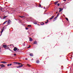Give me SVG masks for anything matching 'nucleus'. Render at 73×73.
I'll list each match as a JSON object with an SVG mask.
<instances>
[{
  "label": "nucleus",
  "instance_id": "nucleus-14",
  "mask_svg": "<svg viewBox=\"0 0 73 73\" xmlns=\"http://www.w3.org/2000/svg\"><path fill=\"white\" fill-rule=\"evenodd\" d=\"M37 41H35L34 42L33 44H37Z\"/></svg>",
  "mask_w": 73,
  "mask_h": 73
},
{
  "label": "nucleus",
  "instance_id": "nucleus-45",
  "mask_svg": "<svg viewBox=\"0 0 73 73\" xmlns=\"http://www.w3.org/2000/svg\"><path fill=\"white\" fill-rule=\"evenodd\" d=\"M32 60H33V59L32 58Z\"/></svg>",
  "mask_w": 73,
  "mask_h": 73
},
{
  "label": "nucleus",
  "instance_id": "nucleus-12",
  "mask_svg": "<svg viewBox=\"0 0 73 73\" xmlns=\"http://www.w3.org/2000/svg\"><path fill=\"white\" fill-rule=\"evenodd\" d=\"M3 46L4 48H7V45H3Z\"/></svg>",
  "mask_w": 73,
  "mask_h": 73
},
{
  "label": "nucleus",
  "instance_id": "nucleus-34",
  "mask_svg": "<svg viewBox=\"0 0 73 73\" xmlns=\"http://www.w3.org/2000/svg\"><path fill=\"white\" fill-rule=\"evenodd\" d=\"M12 64H10V65H9V66H11V65H12Z\"/></svg>",
  "mask_w": 73,
  "mask_h": 73
},
{
  "label": "nucleus",
  "instance_id": "nucleus-16",
  "mask_svg": "<svg viewBox=\"0 0 73 73\" xmlns=\"http://www.w3.org/2000/svg\"><path fill=\"white\" fill-rule=\"evenodd\" d=\"M40 25H44V23H40Z\"/></svg>",
  "mask_w": 73,
  "mask_h": 73
},
{
  "label": "nucleus",
  "instance_id": "nucleus-26",
  "mask_svg": "<svg viewBox=\"0 0 73 73\" xmlns=\"http://www.w3.org/2000/svg\"><path fill=\"white\" fill-rule=\"evenodd\" d=\"M31 47V46L30 45H29V46L27 48H30V47Z\"/></svg>",
  "mask_w": 73,
  "mask_h": 73
},
{
  "label": "nucleus",
  "instance_id": "nucleus-7",
  "mask_svg": "<svg viewBox=\"0 0 73 73\" xmlns=\"http://www.w3.org/2000/svg\"><path fill=\"white\" fill-rule=\"evenodd\" d=\"M58 3V1H57L56 2H55L54 3V4L55 5H56L57 4V3Z\"/></svg>",
  "mask_w": 73,
  "mask_h": 73
},
{
  "label": "nucleus",
  "instance_id": "nucleus-6",
  "mask_svg": "<svg viewBox=\"0 0 73 73\" xmlns=\"http://www.w3.org/2000/svg\"><path fill=\"white\" fill-rule=\"evenodd\" d=\"M59 9H60V10L59 11V12H61L63 10V9H61V8H60Z\"/></svg>",
  "mask_w": 73,
  "mask_h": 73
},
{
  "label": "nucleus",
  "instance_id": "nucleus-15",
  "mask_svg": "<svg viewBox=\"0 0 73 73\" xmlns=\"http://www.w3.org/2000/svg\"><path fill=\"white\" fill-rule=\"evenodd\" d=\"M54 17V16L52 17L51 18H50V20H51L53 18V17Z\"/></svg>",
  "mask_w": 73,
  "mask_h": 73
},
{
  "label": "nucleus",
  "instance_id": "nucleus-44",
  "mask_svg": "<svg viewBox=\"0 0 73 73\" xmlns=\"http://www.w3.org/2000/svg\"><path fill=\"white\" fill-rule=\"evenodd\" d=\"M44 9H45V7H44Z\"/></svg>",
  "mask_w": 73,
  "mask_h": 73
},
{
  "label": "nucleus",
  "instance_id": "nucleus-29",
  "mask_svg": "<svg viewBox=\"0 0 73 73\" xmlns=\"http://www.w3.org/2000/svg\"><path fill=\"white\" fill-rule=\"evenodd\" d=\"M57 5L58 6H60V3H58Z\"/></svg>",
  "mask_w": 73,
  "mask_h": 73
},
{
  "label": "nucleus",
  "instance_id": "nucleus-50",
  "mask_svg": "<svg viewBox=\"0 0 73 73\" xmlns=\"http://www.w3.org/2000/svg\"><path fill=\"white\" fill-rule=\"evenodd\" d=\"M0 69H1V68H0Z\"/></svg>",
  "mask_w": 73,
  "mask_h": 73
},
{
  "label": "nucleus",
  "instance_id": "nucleus-24",
  "mask_svg": "<svg viewBox=\"0 0 73 73\" xmlns=\"http://www.w3.org/2000/svg\"><path fill=\"white\" fill-rule=\"evenodd\" d=\"M41 7V5H39V7Z\"/></svg>",
  "mask_w": 73,
  "mask_h": 73
},
{
  "label": "nucleus",
  "instance_id": "nucleus-37",
  "mask_svg": "<svg viewBox=\"0 0 73 73\" xmlns=\"http://www.w3.org/2000/svg\"><path fill=\"white\" fill-rule=\"evenodd\" d=\"M64 1H66V0H63Z\"/></svg>",
  "mask_w": 73,
  "mask_h": 73
},
{
  "label": "nucleus",
  "instance_id": "nucleus-40",
  "mask_svg": "<svg viewBox=\"0 0 73 73\" xmlns=\"http://www.w3.org/2000/svg\"><path fill=\"white\" fill-rule=\"evenodd\" d=\"M58 12H56V13H58Z\"/></svg>",
  "mask_w": 73,
  "mask_h": 73
},
{
  "label": "nucleus",
  "instance_id": "nucleus-17",
  "mask_svg": "<svg viewBox=\"0 0 73 73\" xmlns=\"http://www.w3.org/2000/svg\"><path fill=\"white\" fill-rule=\"evenodd\" d=\"M7 22V21H6L5 22H4L3 23V25H4L5 23H6Z\"/></svg>",
  "mask_w": 73,
  "mask_h": 73
},
{
  "label": "nucleus",
  "instance_id": "nucleus-5",
  "mask_svg": "<svg viewBox=\"0 0 73 73\" xmlns=\"http://www.w3.org/2000/svg\"><path fill=\"white\" fill-rule=\"evenodd\" d=\"M1 66V68H3V67H5V66L3 65V64H1L0 65Z\"/></svg>",
  "mask_w": 73,
  "mask_h": 73
},
{
  "label": "nucleus",
  "instance_id": "nucleus-46",
  "mask_svg": "<svg viewBox=\"0 0 73 73\" xmlns=\"http://www.w3.org/2000/svg\"><path fill=\"white\" fill-rule=\"evenodd\" d=\"M45 12H46V11H45Z\"/></svg>",
  "mask_w": 73,
  "mask_h": 73
},
{
  "label": "nucleus",
  "instance_id": "nucleus-2",
  "mask_svg": "<svg viewBox=\"0 0 73 73\" xmlns=\"http://www.w3.org/2000/svg\"><path fill=\"white\" fill-rule=\"evenodd\" d=\"M14 63H15V64H18V65H20V64L21 65H22L21 64V63L17 62H14Z\"/></svg>",
  "mask_w": 73,
  "mask_h": 73
},
{
  "label": "nucleus",
  "instance_id": "nucleus-42",
  "mask_svg": "<svg viewBox=\"0 0 73 73\" xmlns=\"http://www.w3.org/2000/svg\"><path fill=\"white\" fill-rule=\"evenodd\" d=\"M1 50V48H0V51Z\"/></svg>",
  "mask_w": 73,
  "mask_h": 73
},
{
  "label": "nucleus",
  "instance_id": "nucleus-25",
  "mask_svg": "<svg viewBox=\"0 0 73 73\" xmlns=\"http://www.w3.org/2000/svg\"><path fill=\"white\" fill-rule=\"evenodd\" d=\"M25 29H26V30H28V28L27 27H26Z\"/></svg>",
  "mask_w": 73,
  "mask_h": 73
},
{
  "label": "nucleus",
  "instance_id": "nucleus-39",
  "mask_svg": "<svg viewBox=\"0 0 73 73\" xmlns=\"http://www.w3.org/2000/svg\"><path fill=\"white\" fill-rule=\"evenodd\" d=\"M47 21H48V20H47Z\"/></svg>",
  "mask_w": 73,
  "mask_h": 73
},
{
  "label": "nucleus",
  "instance_id": "nucleus-35",
  "mask_svg": "<svg viewBox=\"0 0 73 73\" xmlns=\"http://www.w3.org/2000/svg\"><path fill=\"white\" fill-rule=\"evenodd\" d=\"M25 60H28V58H25Z\"/></svg>",
  "mask_w": 73,
  "mask_h": 73
},
{
  "label": "nucleus",
  "instance_id": "nucleus-49",
  "mask_svg": "<svg viewBox=\"0 0 73 73\" xmlns=\"http://www.w3.org/2000/svg\"><path fill=\"white\" fill-rule=\"evenodd\" d=\"M8 46H9V45H8Z\"/></svg>",
  "mask_w": 73,
  "mask_h": 73
},
{
  "label": "nucleus",
  "instance_id": "nucleus-31",
  "mask_svg": "<svg viewBox=\"0 0 73 73\" xmlns=\"http://www.w3.org/2000/svg\"><path fill=\"white\" fill-rule=\"evenodd\" d=\"M14 56H16V54H14Z\"/></svg>",
  "mask_w": 73,
  "mask_h": 73
},
{
  "label": "nucleus",
  "instance_id": "nucleus-4",
  "mask_svg": "<svg viewBox=\"0 0 73 73\" xmlns=\"http://www.w3.org/2000/svg\"><path fill=\"white\" fill-rule=\"evenodd\" d=\"M17 50V47H15L13 49V50H14V51H15V52H16V50Z\"/></svg>",
  "mask_w": 73,
  "mask_h": 73
},
{
  "label": "nucleus",
  "instance_id": "nucleus-23",
  "mask_svg": "<svg viewBox=\"0 0 73 73\" xmlns=\"http://www.w3.org/2000/svg\"><path fill=\"white\" fill-rule=\"evenodd\" d=\"M27 27H31V25H28Z\"/></svg>",
  "mask_w": 73,
  "mask_h": 73
},
{
  "label": "nucleus",
  "instance_id": "nucleus-36",
  "mask_svg": "<svg viewBox=\"0 0 73 73\" xmlns=\"http://www.w3.org/2000/svg\"><path fill=\"white\" fill-rule=\"evenodd\" d=\"M56 21V20H53V21Z\"/></svg>",
  "mask_w": 73,
  "mask_h": 73
},
{
  "label": "nucleus",
  "instance_id": "nucleus-19",
  "mask_svg": "<svg viewBox=\"0 0 73 73\" xmlns=\"http://www.w3.org/2000/svg\"><path fill=\"white\" fill-rule=\"evenodd\" d=\"M7 17V16H4V17L3 18V19H5V18H6V17Z\"/></svg>",
  "mask_w": 73,
  "mask_h": 73
},
{
  "label": "nucleus",
  "instance_id": "nucleus-1",
  "mask_svg": "<svg viewBox=\"0 0 73 73\" xmlns=\"http://www.w3.org/2000/svg\"><path fill=\"white\" fill-rule=\"evenodd\" d=\"M24 65V64H21V66H16V67L17 68H21V67H23V66Z\"/></svg>",
  "mask_w": 73,
  "mask_h": 73
},
{
  "label": "nucleus",
  "instance_id": "nucleus-33",
  "mask_svg": "<svg viewBox=\"0 0 73 73\" xmlns=\"http://www.w3.org/2000/svg\"><path fill=\"white\" fill-rule=\"evenodd\" d=\"M48 23V22L47 21V22H46L45 23L46 24H47V23Z\"/></svg>",
  "mask_w": 73,
  "mask_h": 73
},
{
  "label": "nucleus",
  "instance_id": "nucleus-21",
  "mask_svg": "<svg viewBox=\"0 0 73 73\" xmlns=\"http://www.w3.org/2000/svg\"><path fill=\"white\" fill-rule=\"evenodd\" d=\"M65 19H66V20L67 21H68V19L67 18H65Z\"/></svg>",
  "mask_w": 73,
  "mask_h": 73
},
{
  "label": "nucleus",
  "instance_id": "nucleus-32",
  "mask_svg": "<svg viewBox=\"0 0 73 73\" xmlns=\"http://www.w3.org/2000/svg\"><path fill=\"white\" fill-rule=\"evenodd\" d=\"M9 65H10V64H8L7 65L8 66H9Z\"/></svg>",
  "mask_w": 73,
  "mask_h": 73
},
{
  "label": "nucleus",
  "instance_id": "nucleus-20",
  "mask_svg": "<svg viewBox=\"0 0 73 73\" xmlns=\"http://www.w3.org/2000/svg\"><path fill=\"white\" fill-rule=\"evenodd\" d=\"M36 62L37 64L39 63V61H38V60L36 61Z\"/></svg>",
  "mask_w": 73,
  "mask_h": 73
},
{
  "label": "nucleus",
  "instance_id": "nucleus-8",
  "mask_svg": "<svg viewBox=\"0 0 73 73\" xmlns=\"http://www.w3.org/2000/svg\"><path fill=\"white\" fill-rule=\"evenodd\" d=\"M33 40V39H32V38L31 37H30L29 38V41H32Z\"/></svg>",
  "mask_w": 73,
  "mask_h": 73
},
{
  "label": "nucleus",
  "instance_id": "nucleus-47",
  "mask_svg": "<svg viewBox=\"0 0 73 73\" xmlns=\"http://www.w3.org/2000/svg\"><path fill=\"white\" fill-rule=\"evenodd\" d=\"M8 48H9V47H8Z\"/></svg>",
  "mask_w": 73,
  "mask_h": 73
},
{
  "label": "nucleus",
  "instance_id": "nucleus-38",
  "mask_svg": "<svg viewBox=\"0 0 73 73\" xmlns=\"http://www.w3.org/2000/svg\"><path fill=\"white\" fill-rule=\"evenodd\" d=\"M34 24H37V23H34Z\"/></svg>",
  "mask_w": 73,
  "mask_h": 73
},
{
  "label": "nucleus",
  "instance_id": "nucleus-30",
  "mask_svg": "<svg viewBox=\"0 0 73 73\" xmlns=\"http://www.w3.org/2000/svg\"><path fill=\"white\" fill-rule=\"evenodd\" d=\"M57 17H55L54 19H56V18H57Z\"/></svg>",
  "mask_w": 73,
  "mask_h": 73
},
{
  "label": "nucleus",
  "instance_id": "nucleus-43",
  "mask_svg": "<svg viewBox=\"0 0 73 73\" xmlns=\"http://www.w3.org/2000/svg\"><path fill=\"white\" fill-rule=\"evenodd\" d=\"M10 46H11V44H10Z\"/></svg>",
  "mask_w": 73,
  "mask_h": 73
},
{
  "label": "nucleus",
  "instance_id": "nucleus-3",
  "mask_svg": "<svg viewBox=\"0 0 73 73\" xmlns=\"http://www.w3.org/2000/svg\"><path fill=\"white\" fill-rule=\"evenodd\" d=\"M11 23V21L9 19V20L7 21V24L9 25L10 23Z\"/></svg>",
  "mask_w": 73,
  "mask_h": 73
},
{
  "label": "nucleus",
  "instance_id": "nucleus-10",
  "mask_svg": "<svg viewBox=\"0 0 73 73\" xmlns=\"http://www.w3.org/2000/svg\"><path fill=\"white\" fill-rule=\"evenodd\" d=\"M0 10H1V12H3V7H0Z\"/></svg>",
  "mask_w": 73,
  "mask_h": 73
},
{
  "label": "nucleus",
  "instance_id": "nucleus-41",
  "mask_svg": "<svg viewBox=\"0 0 73 73\" xmlns=\"http://www.w3.org/2000/svg\"><path fill=\"white\" fill-rule=\"evenodd\" d=\"M3 29H4V27H3Z\"/></svg>",
  "mask_w": 73,
  "mask_h": 73
},
{
  "label": "nucleus",
  "instance_id": "nucleus-9",
  "mask_svg": "<svg viewBox=\"0 0 73 73\" xmlns=\"http://www.w3.org/2000/svg\"><path fill=\"white\" fill-rule=\"evenodd\" d=\"M29 55L30 56H31V57H32L33 56V53H31L29 54Z\"/></svg>",
  "mask_w": 73,
  "mask_h": 73
},
{
  "label": "nucleus",
  "instance_id": "nucleus-48",
  "mask_svg": "<svg viewBox=\"0 0 73 73\" xmlns=\"http://www.w3.org/2000/svg\"><path fill=\"white\" fill-rule=\"evenodd\" d=\"M6 49H6V48H5Z\"/></svg>",
  "mask_w": 73,
  "mask_h": 73
},
{
  "label": "nucleus",
  "instance_id": "nucleus-18",
  "mask_svg": "<svg viewBox=\"0 0 73 73\" xmlns=\"http://www.w3.org/2000/svg\"><path fill=\"white\" fill-rule=\"evenodd\" d=\"M27 66H29V67H31V65L29 64H27Z\"/></svg>",
  "mask_w": 73,
  "mask_h": 73
},
{
  "label": "nucleus",
  "instance_id": "nucleus-27",
  "mask_svg": "<svg viewBox=\"0 0 73 73\" xmlns=\"http://www.w3.org/2000/svg\"><path fill=\"white\" fill-rule=\"evenodd\" d=\"M59 14H60V13H59L57 15L56 17H58V16H59Z\"/></svg>",
  "mask_w": 73,
  "mask_h": 73
},
{
  "label": "nucleus",
  "instance_id": "nucleus-13",
  "mask_svg": "<svg viewBox=\"0 0 73 73\" xmlns=\"http://www.w3.org/2000/svg\"><path fill=\"white\" fill-rule=\"evenodd\" d=\"M2 31H1V33H3V31H4V29H1Z\"/></svg>",
  "mask_w": 73,
  "mask_h": 73
},
{
  "label": "nucleus",
  "instance_id": "nucleus-11",
  "mask_svg": "<svg viewBox=\"0 0 73 73\" xmlns=\"http://www.w3.org/2000/svg\"><path fill=\"white\" fill-rule=\"evenodd\" d=\"M1 63H2L3 64H7V62H5V61H3V62H1Z\"/></svg>",
  "mask_w": 73,
  "mask_h": 73
},
{
  "label": "nucleus",
  "instance_id": "nucleus-22",
  "mask_svg": "<svg viewBox=\"0 0 73 73\" xmlns=\"http://www.w3.org/2000/svg\"><path fill=\"white\" fill-rule=\"evenodd\" d=\"M19 17H23V18H24V17H24V16H20Z\"/></svg>",
  "mask_w": 73,
  "mask_h": 73
},
{
  "label": "nucleus",
  "instance_id": "nucleus-28",
  "mask_svg": "<svg viewBox=\"0 0 73 73\" xmlns=\"http://www.w3.org/2000/svg\"><path fill=\"white\" fill-rule=\"evenodd\" d=\"M17 51H18L19 52V48H17Z\"/></svg>",
  "mask_w": 73,
  "mask_h": 73
}]
</instances>
